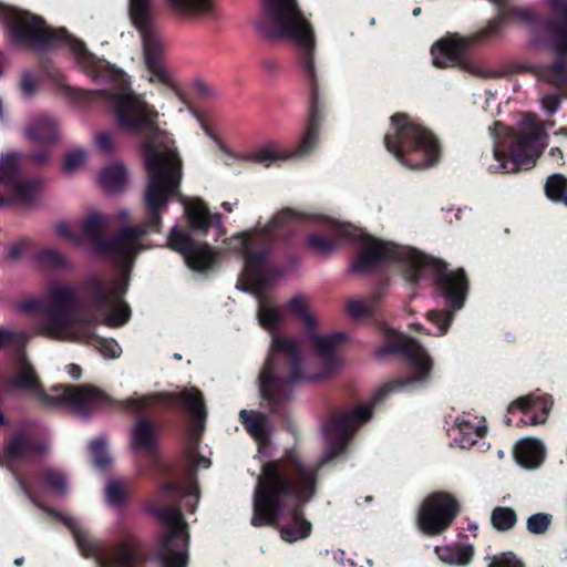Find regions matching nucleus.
Here are the masks:
<instances>
[{
    "label": "nucleus",
    "instance_id": "obj_1",
    "mask_svg": "<svg viewBox=\"0 0 567 567\" xmlns=\"http://www.w3.org/2000/svg\"><path fill=\"white\" fill-rule=\"evenodd\" d=\"M113 82L105 91H85L62 84L59 93L75 102L106 101L115 116L117 127L130 131H144L141 144L145 168L148 176L144 194L147 209L146 219L135 226L126 225L111 238L102 237L109 217L92 213L78 224L82 230L83 244L90 240L100 254H105L124 267L151 246L145 240L150 233H159L162 215L166 212L172 197L179 195L183 178L182 159L172 135L158 125L159 113L143 94H136L130 86L127 76L122 72H111Z\"/></svg>",
    "mask_w": 567,
    "mask_h": 567
},
{
    "label": "nucleus",
    "instance_id": "obj_2",
    "mask_svg": "<svg viewBox=\"0 0 567 567\" xmlns=\"http://www.w3.org/2000/svg\"><path fill=\"white\" fill-rule=\"evenodd\" d=\"M127 285L125 277L109 286L96 277H89L84 287L55 281L49 286L48 303L43 298H27L16 309L43 315L35 327L38 334L93 344L103 358L116 359L122 354L121 346L114 339L97 337L95 328H117L128 321L131 309L122 300Z\"/></svg>",
    "mask_w": 567,
    "mask_h": 567
},
{
    "label": "nucleus",
    "instance_id": "obj_3",
    "mask_svg": "<svg viewBox=\"0 0 567 567\" xmlns=\"http://www.w3.org/2000/svg\"><path fill=\"white\" fill-rule=\"evenodd\" d=\"M292 317L299 319L305 329V340L311 350V358L303 363L297 340L272 334L270 354L260 372V393L277 411V405L290 398L293 384L299 381H316L328 377L339 367L337 346L347 339L342 332L318 334V320L309 308L308 298L296 293L287 301ZM259 324L275 333L285 324L284 312L260 299L258 305Z\"/></svg>",
    "mask_w": 567,
    "mask_h": 567
},
{
    "label": "nucleus",
    "instance_id": "obj_4",
    "mask_svg": "<svg viewBox=\"0 0 567 567\" xmlns=\"http://www.w3.org/2000/svg\"><path fill=\"white\" fill-rule=\"evenodd\" d=\"M322 225L329 236L312 234L308 237V245L318 254L328 255L342 240H358L361 250L351 265L353 272L368 274L383 262L399 260L405 266L408 280L431 279L435 290L450 309L449 311L427 312V321L434 326V330L427 331V333L443 336L447 332L454 312L463 307L466 298L467 280L462 269L450 271L446 265L439 259L410 247H400L392 243L382 241L364 234L352 225L336 219L324 218Z\"/></svg>",
    "mask_w": 567,
    "mask_h": 567
},
{
    "label": "nucleus",
    "instance_id": "obj_5",
    "mask_svg": "<svg viewBox=\"0 0 567 567\" xmlns=\"http://www.w3.org/2000/svg\"><path fill=\"white\" fill-rule=\"evenodd\" d=\"M316 481V470L303 465L295 452L265 463L254 492L251 525L271 526L280 520L282 539L296 543L307 538L311 524L299 504L315 495Z\"/></svg>",
    "mask_w": 567,
    "mask_h": 567
},
{
    "label": "nucleus",
    "instance_id": "obj_6",
    "mask_svg": "<svg viewBox=\"0 0 567 567\" xmlns=\"http://www.w3.org/2000/svg\"><path fill=\"white\" fill-rule=\"evenodd\" d=\"M390 354H401L406 360L411 374L384 384L375 393L372 403L360 404L353 409L332 414L322 425V434L328 447L319 465L326 464L341 453L348 437L371 419L372 409L375 403L380 402L389 393L414 388L429 380L433 367L432 359L426 350L413 338L395 330H385V343L375 350L374 355L378 359H383Z\"/></svg>",
    "mask_w": 567,
    "mask_h": 567
},
{
    "label": "nucleus",
    "instance_id": "obj_7",
    "mask_svg": "<svg viewBox=\"0 0 567 567\" xmlns=\"http://www.w3.org/2000/svg\"><path fill=\"white\" fill-rule=\"evenodd\" d=\"M0 20L6 23L9 40L13 45L35 51H45L66 45L74 55L79 68L92 78H104L109 65L104 60L89 53L83 42L72 38L63 28L52 30L43 19L28 11L18 10L0 3Z\"/></svg>",
    "mask_w": 567,
    "mask_h": 567
},
{
    "label": "nucleus",
    "instance_id": "obj_8",
    "mask_svg": "<svg viewBox=\"0 0 567 567\" xmlns=\"http://www.w3.org/2000/svg\"><path fill=\"white\" fill-rule=\"evenodd\" d=\"M301 218L297 212L286 208L274 215L267 225L230 238V249L241 255L244 275L256 289H260L274 275L271 254L275 240Z\"/></svg>",
    "mask_w": 567,
    "mask_h": 567
},
{
    "label": "nucleus",
    "instance_id": "obj_9",
    "mask_svg": "<svg viewBox=\"0 0 567 567\" xmlns=\"http://www.w3.org/2000/svg\"><path fill=\"white\" fill-rule=\"evenodd\" d=\"M492 133L495 138L492 154L495 164H489L488 171L493 174L514 173L522 166L534 165L547 145L544 124L534 114L524 116L516 133L499 122L494 124Z\"/></svg>",
    "mask_w": 567,
    "mask_h": 567
},
{
    "label": "nucleus",
    "instance_id": "obj_10",
    "mask_svg": "<svg viewBox=\"0 0 567 567\" xmlns=\"http://www.w3.org/2000/svg\"><path fill=\"white\" fill-rule=\"evenodd\" d=\"M256 29L268 39H289L299 49L301 66L308 75L313 72L316 38L297 0H264Z\"/></svg>",
    "mask_w": 567,
    "mask_h": 567
},
{
    "label": "nucleus",
    "instance_id": "obj_11",
    "mask_svg": "<svg viewBox=\"0 0 567 567\" xmlns=\"http://www.w3.org/2000/svg\"><path fill=\"white\" fill-rule=\"evenodd\" d=\"M16 364V375L6 381L2 388L3 393L24 390L44 405L54 406L64 403L83 417H87L92 411L109 402L104 392L90 385H55L51 389V393H47L22 351L18 352Z\"/></svg>",
    "mask_w": 567,
    "mask_h": 567
},
{
    "label": "nucleus",
    "instance_id": "obj_12",
    "mask_svg": "<svg viewBox=\"0 0 567 567\" xmlns=\"http://www.w3.org/2000/svg\"><path fill=\"white\" fill-rule=\"evenodd\" d=\"M384 145L398 162L411 169L431 167L440 156L436 138L406 114L391 116V127L384 136Z\"/></svg>",
    "mask_w": 567,
    "mask_h": 567
},
{
    "label": "nucleus",
    "instance_id": "obj_13",
    "mask_svg": "<svg viewBox=\"0 0 567 567\" xmlns=\"http://www.w3.org/2000/svg\"><path fill=\"white\" fill-rule=\"evenodd\" d=\"M131 21L141 37L146 79L151 83L175 89L173 72L164 63L166 43L154 22V10L150 0H130Z\"/></svg>",
    "mask_w": 567,
    "mask_h": 567
},
{
    "label": "nucleus",
    "instance_id": "obj_14",
    "mask_svg": "<svg viewBox=\"0 0 567 567\" xmlns=\"http://www.w3.org/2000/svg\"><path fill=\"white\" fill-rule=\"evenodd\" d=\"M176 402H182L195 421V424L189 430L187 457L192 466L208 468L210 466V460L203 455H196L197 443L199 441L200 432L204 429L206 416L205 405L199 390L190 388L179 393L133 395L123 403V406L133 413H142L153 405L173 404Z\"/></svg>",
    "mask_w": 567,
    "mask_h": 567
},
{
    "label": "nucleus",
    "instance_id": "obj_15",
    "mask_svg": "<svg viewBox=\"0 0 567 567\" xmlns=\"http://www.w3.org/2000/svg\"><path fill=\"white\" fill-rule=\"evenodd\" d=\"M44 511L64 523L72 532L81 554L94 557L99 567H135L143 560L140 544L134 536L127 535L106 548L93 540L75 518L53 509Z\"/></svg>",
    "mask_w": 567,
    "mask_h": 567
},
{
    "label": "nucleus",
    "instance_id": "obj_16",
    "mask_svg": "<svg viewBox=\"0 0 567 567\" xmlns=\"http://www.w3.org/2000/svg\"><path fill=\"white\" fill-rule=\"evenodd\" d=\"M146 511L156 517L163 527L155 560L161 567H186L189 532L181 508L148 506Z\"/></svg>",
    "mask_w": 567,
    "mask_h": 567
},
{
    "label": "nucleus",
    "instance_id": "obj_17",
    "mask_svg": "<svg viewBox=\"0 0 567 567\" xmlns=\"http://www.w3.org/2000/svg\"><path fill=\"white\" fill-rule=\"evenodd\" d=\"M45 450L47 443L44 441L34 440L23 432H18L7 443L1 462V465L13 473L20 488L24 492L27 497L39 507H42L38 499L40 482L38 480L23 477L19 473L18 466L24 465L28 468L33 467Z\"/></svg>",
    "mask_w": 567,
    "mask_h": 567
},
{
    "label": "nucleus",
    "instance_id": "obj_18",
    "mask_svg": "<svg viewBox=\"0 0 567 567\" xmlns=\"http://www.w3.org/2000/svg\"><path fill=\"white\" fill-rule=\"evenodd\" d=\"M20 154L10 152L0 157V184L9 188V195H0V208L21 203L31 206L38 199L40 183L20 178Z\"/></svg>",
    "mask_w": 567,
    "mask_h": 567
},
{
    "label": "nucleus",
    "instance_id": "obj_19",
    "mask_svg": "<svg viewBox=\"0 0 567 567\" xmlns=\"http://www.w3.org/2000/svg\"><path fill=\"white\" fill-rule=\"evenodd\" d=\"M472 42L471 38L461 37L457 33L445 35L431 49L433 64L439 68L458 66L474 75L488 76L485 66L478 60L467 55Z\"/></svg>",
    "mask_w": 567,
    "mask_h": 567
},
{
    "label": "nucleus",
    "instance_id": "obj_20",
    "mask_svg": "<svg viewBox=\"0 0 567 567\" xmlns=\"http://www.w3.org/2000/svg\"><path fill=\"white\" fill-rule=\"evenodd\" d=\"M457 513L458 503L452 495L433 493L423 501L417 515V524L424 534L435 536L451 526Z\"/></svg>",
    "mask_w": 567,
    "mask_h": 567
},
{
    "label": "nucleus",
    "instance_id": "obj_21",
    "mask_svg": "<svg viewBox=\"0 0 567 567\" xmlns=\"http://www.w3.org/2000/svg\"><path fill=\"white\" fill-rule=\"evenodd\" d=\"M298 68L309 86V115L305 133L300 140L299 145L295 150H290L295 157H302L312 152L319 141V127L321 123L322 103L319 97V89L317 81V68L313 60L312 75H308L301 66V55L298 56Z\"/></svg>",
    "mask_w": 567,
    "mask_h": 567
},
{
    "label": "nucleus",
    "instance_id": "obj_22",
    "mask_svg": "<svg viewBox=\"0 0 567 567\" xmlns=\"http://www.w3.org/2000/svg\"><path fill=\"white\" fill-rule=\"evenodd\" d=\"M167 246L179 252L187 266L195 271H204L216 261V254L210 246L195 243L189 233L179 229L177 224L169 230Z\"/></svg>",
    "mask_w": 567,
    "mask_h": 567
},
{
    "label": "nucleus",
    "instance_id": "obj_23",
    "mask_svg": "<svg viewBox=\"0 0 567 567\" xmlns=\"http://www.w3.org/2000/svg\"><path fill=\"white\" fill-rule=\"evenodd\" d=\"M218 146L225 156L224 163L228 166L233 165L235 162L244 161L269 167L277 161L293 158V154L290 150L275 141L266 142L254 150L240 154L233 153L221 143H218Z\"/></svg>",
    "mask_w": 567,
    "mask_h": 567
},
{
    "label": "nucleus",
    "instance_id": "obj_24",
    "mask_svg": "<svg viewBox=\"0 0 567 567\" xmlns=\"http://www.w3.org/2000/svg\"><path fill=\"white\" fill-rule=\"evenodd\" d=\"M553 401L547 394L539 392L519 398L508 406V413H522L516 426L539 425L546 422Z\"/></svg>",
    "mask_w": 567,
    "mask_h": 567
},
{
    "label": "nucleus",
    "instance_id": "obj_25",
    "mask_svg": "<svg viewBox=\"0 0 567 567\" xmlns=\"http://www.w3.org/2000/svg\"><path fill=\"white\" fill-rule=\"evenodd\" d=\"M477 417L468 413H463L454 420L453 425L447 429V435L451 439V445L461 449L473 446L478 437L484 435L485 425H481Z\"/></svg>",
    "mask_w": 567,
    "mask_h": 567
},
{
    "label": "nucleus",
    "instance_id": "obj_26",
    "mask_svg": "<svg viewBox=\"0 0 567 567\" xmlns=\"http://www.w3.org/2000/svg\"><path fill=\"white\" fill-rule=\"evenodd\" d=\"M158 496L163 502L182 501L184 507L189 513H194L199 501V491L195 482L194 473H189L185 486L176 483H165L161 485Z\"/></svg>",
    "mask_w": 567,
    "mask_h": 567
},
{
    "label": "nucleus",
    "instance_id": "obj_27",
    "mask_svg": "<svg viewBox=\"0 0 567 567\" xmlns=\"http://www.w3.org/2000/svg\"><path fill=\"white\" fill-rule=\"evenodd\" d=\"M554 21L549 27L548 33L550 44L561 55L567 52V0H545Z\"/></svg>",
    "mask_w": 567,
    "mask_h": 567
},
{
    "label": "nucleus",
    "instance_id": "obj_28",
    "mask_svg": "<svg viewBox=\"0 0 567 567\" xmlns=\"http://www.w3.org/2000/svg\"><path fill=\"white\" fill-rule=\"evenodd\" d=\"M24 134L34 143L52 145L59 140V123L49 114H39L30 120L24 128Z\"/></svg>",
    "mask_w": 567,
    "mask_h": 567
},
{
    "label": "nucleus",
    "instance_id": "obj_29",
    "mask_svg": "<svg viewBox=\"0 0 567 567\" xmlns=\"http://www.w3.org/2000/svg\"><path fill=\"white\" fill-rule=\"evenodd\" d=\"M545 457V446L538 439H523L515 447L517 463L526 468L538 467Z\"/></svg>",
    "mask_w": 567,
    "mask_h": 567
},
{
    "label": "nucleus",
    "instance_id": "obj_30",
    "mask_svg": "<svg viewBox=\"0 0 567 567\" xmlns=\"http://www.w3.org/2000/svg\"><path fill=\"white\" fill-rule=\"evenodd\" d=\"M174 12L187 18H209L216 12L215 0H165Z\"/></svg>",
    "mask_w": 567,
    "mask_h": 567
},
{
    "label": "nucleus",
    "instance_id": "obj_31",
    "mask_svg": "<svg viewBox=\"0 0 567 567\" xmlns=\"http://www.w3.org/2000/svg\"><path fill=\"white\" fill-rule=\"evenodd\" d=\"M239 417L246 431L258 443L267 441L271 426L265 414L252 410H241Z\"/></svg>",
    "mask_w": 567,
    "mask_h": 567
},
{
    "label": "nucleus",
    "instance_id": "obj_32",
    "mask_svg": "<svg viewBox=\"0 0 567 567\" xmlns=\"http://www.w3.org/2000/svg\"><path fill=\"white\" fill-rule=\"evenodd\" d=\"M434 551L443 563L460 566L467 565L474 554L472 545L461 543L436 546Z\"/></svg>",
    "mask_w": 567,
    "mask_h": 567
},
{
    "label": "nucleus",
    "instance_id": "obj_33",
    "mask_svg": "<svg viewBox=\"0 0 567 567\" xmlns=\"http://www.w3.org/2000/svg\"><path fill=\"white\" fill-rule=\"evenodd\" d=\"M99 181L105 192H121L127 183L126 168L120 162L111 164L102 169Z\"/></svg>",
    "mask_w": 567,
    "mask_h": 567
},
{
    "label": "nucleus",
    "instance_id": "obj_34",
    "mask_svg": "<svg viewBox=\"0 0 567 567\" xmlns=\"http://www.w3.org/2000/svg\"><path fill=\"white\" fill-rule=\"evenodd\" d=\"M185 214L193 229L206 230L210 226V215L207 207L198 199H183Z\"/></svg>",
    "mask_w": 567,
    "mask_h": 567
},
{
    "label": "nucleus",
    "instance_id": "obj_35",
    "mask_svg": "<svg viewBox=\"0 0 567 567\" xmlns=\"http://www.w3.org/2000/svg\"><path fill=\"white\" fill-rule=\"evenodd\" d=\"M155 432L153 425L145 419H140L132 429L133 450L153 451Z\"/></svg>",
    "mask_w": 567,
    "mask_h": 567
},
{
    "label": "nucleus",
    "instance_id": "obj_36",
    "mask_svg": "<svg viewBox=\"0 0 567 567\" xmlns=\"http://www.w3.org/2000/svg\"><path fill=\"white\" fill-rule=\"evenodd\" d=\"M494 2L497 9V16L488 21L487 25L483 28L477 34V40H487L497 35L503 29L507 19V3L505 0H491Z\"/></svg>",
    "mask_w": 567,
    "mask_h": 567
},
{
    "label": "nucleus",
    "instance_id": "obj_37",
    "mask_svg": "<svg viewBox=\"0 0 567 567\" xmlns=\"http://www.w3.org/2000/svg\"><path fill=\"white\" fill-rule=\"evenodd\" d=\"M43 487L52 492L59 497L64 496L69 491L68 476L55 468H47L43 474Z\"/></svg>",
    "mask_w": 567,
    "mask_h": 567
},
{
    "label": "nucleus",
    "instance_id": "obj_38",
    "mask_svg": "<svg viewBox=\"0 0 567 567\" xmlns=\"http://www.w3.org/2000/svg\"><path fill=\"white\" fill-rule=\"evenodd\" d=\"M89 449L91 451L94 466L97 470H105L112 463V457L107 450V441L106 437L101 435L95 440L91 441L89 444Z\"/></svg>",
    "mask_w": 567,
    "mask_h": 567
},
{
    "label": "nucleus",
    "instance_id": "obj_39",
    "mask_svg": "<svg viewBox=\"0 0 567 567\" xmlns=\"http://www.w3.org/2000/svg\"><path fill=\"white\" fill-rule=\"evenodd\" d=\"M545 194L553 202H561L567 206V179L559 174L551 175L545 184Z\"/></svg>",
    "mask_w": 567,
    "mask_h": 567
},
{
    "label": "nucleus",
    "instance_id": "obj_40",
    "mask_svg": "<svg viewBox=\"0 0 567 567\" xmlns=\"http://www.w3.org/2000/svg\"><path fill=\"white\" fill-rule=\"evenodd\" d=\"M492 525L499 532H506L513 528L517 522L514 509L509 507H495L491 515Z\"/></svg>",
    "mask_w": 567,
    "mask_h": 567
},
{
    "label": "nucleus",
    "instance_id": "obj_41",
    "mask_svg": "<svg viewBox=\"0 0 567 567\" xmlns=\"http://www.w3.org/2000/svg\"><path fill=\"white\" fill-rule=\"evenodd\" d=\"M542 76H544L548 82L559 86L564 83H567V66L564 62L557 61L542 71Z\"/></svg>",
    "mask_w": 567,
    "mask_h": 567
},
{
    "label": "nucleus",
    "instance_id": "obj_42",
    "mask_svg": "<svg viewBox=\"0 0 567 567\" xmlns=\"http://www.w3.org/2000/svg\"><path fill=\"white\" fill-rule=\"evenodd\" d=\"M347 311L353 319H361L373 311V300L351 298L347 302Z\"/></svg>",
    "mask_w": 567,
    "mask_h": 567
},
{
    "label": "nucleus",
    "instance_id": "obj_43",
    "mask_svg": "<svg viewBox=\"0 0 567 567\" xmlns=\"http://www.w3.org/2000/svg\"><path fill=\"white\" fill-rule=\"evenodd\" d=\"M35 259L39 264L50 268H64L66 267V259L56 249L49 248L40 251Z\"/></svg>",
    "mask_w": 567,
    "mask_h": 567
},
{
    "label": "nucleus",
    "instance_id": "obj_44",
    "mask_svg": "<svg viewBox=\"0 0 567 567\" xmlns=\"http://www.w3.org/2000/svg\"><path fill=\"white\" fill-rule=\"evenodd\" d=\"M551 523V515L547 513L533 514L527 518L526 528L530 534H544Z\"/></svg>",
    "mask_w": 567,
    "mask_h": 567
},
{
    "label": "nucleus",
    "instance_id": "obj_45",
    "mask_svg": "<svg viewBox=\"0 0 567 567\" xmlns=\"http://www.w3.org/2000/svg\"><path fill=\"white\" fill-rule=\"evenodd\" d=\"M31 336L23 331H14L10 329L0 328V349L4 347L19 348Z\"/></svg>",
    "mask_w": 567,
    "mask_h": 567
},
{
    "label": "nucleus",
    "instance_id": "obj_46",
    "mask_svg": "<svg viewBox=\"0 0 567 567\" xmlns=\"http://www.w3.org/2000/svg\"><path fill=\"white\" fill-rule=\"evenodd\" d=\"M126 495V489L121 481H111L105 487L106 501L112 506H120Z\"/></svg>",
    "mask_w": 567,
    "mask_h": 567
},
{
    "label": "nucleus",
    "instance_id": "obj_47",
    "mask_svg": "<svg viewBox=\"0 0 567 567\" xmlns=\"http://www.w3.org/2000/svg\"><path fill=\"white\" fill-rule=\"evenodd\" d=\"M86 152L80 148H74L65 154L63 171L68 174L76 171L85 161Z\"/></svg>",
    "mask_w": 567,
    "mask_h": 567
},
{
    "label": "nucleus",
    "instance_id": "obj_48",
    "mask_svg": "<svg viewBox=\"0 0 567 567\" xmlns=\"http://www.w3.org/2000/svg\"><path fill=\"white\" fill-rule=\"evenodd\" d=\"M488 567H524V564L513 553H505L493 557Z\"/></svg>",
    "mask_w": 567,
    "mask_h": 567
},
{
    "label": "nucleus",
    "instance_id": "obj_49",
    "mask_svg": "<svg viewBox=\"0 0 567 567\" xmlns=\"http://www.w3.org/2000/svg\"><path fill=\"white\" fill-rule=\"evenodd\" d=\"M561 97L559 94H546L540 99L542 111L547 115L555 114L560 107Z\"/></svg>",
    "mask_w": 567,
    "mask_h": 567
},
{
    "label": "nucleus",
    "instance_id": "obj_50",
    "mask_svg": "<svg viewBox=\"0 0 567 567\" xmlns=\"http://www.w3.org/2000/svg\"><path fill=\"white\" fill-rule=\"evenodd\" d=\"M56 231H58V234L60 236H62L63 238L70 240L74 245H76V246H82L83 245V238L80 237V235H75L74 234L73 227L69 223L60 221L56 225Z\"/></svg>",
    "mask_w": 567,
    "mask_h": 567
},
{
    "label": "nucleus",
    "instance_id": "obj_51",
    "mask_svg": "<svg viewBox=\"0 0 567 567\" xmlns=\"http://www.w3.org/2000/svg\"><path fill=\"white\" fill-rule=\"evenodd\" d=\"M38 89V82L30 72H23L21 76V91L25 96H31Z\"/></svg>",
    "mask_w": 567,
    "mask_h": 567
},
{
    "label": "nucleus",
    "instance_id": "obj_52",
    "mask_svg": "<svg viewBox=\"0 0 567 567\" xmlns=\"http://www.w3.org/2000/svg\"><path fill=\"white\" fill-rule=\"evenodd\" d=\"M29 246L30 241L24 238L16 241L9 249L8 258L12 261L18 259L21 255L24 254Z\"/></svg>",
    "mask_w": 567,
    "mask_h": 567
},
{
    "label": "nucleus",
    "instance_id": "obj_53",
    "mask_svg": "<svg viewBox=\"0 0 567 567\" xmlns=\"http://www.w3.org/2000/svg\"><path fill=\"white\" fill-rule=\"evenodd\" d=\"M96 145L105 153L113 152V140L109 132H100L95 137Z\"/></svg>",
    "mask_w": 567,
    "mask_h": 567
},
{
    "label": "nucleus",
    "instance_id": "obj_54",
    "mask_svg": "<svg viewBox=\"0 0 567 567\" xmlns=\"http://www.w3.org/2000/svg\"><path fill=\"white\" fill-rule=\"evenodd\" d=\"M511 17H516L527 23L534 20V16L530 10L524 8H513L507 4V19Z\"/></svg>",
    "mask_w": 567,
    "mask_h": 567
},
{
    "label": "nucleus",
    "instance_id": "obj_55",
    "mask_svg": "<svg viewBox=\"0 0 567 567\" xmlns=\"http://www.w3.org/2000/svg\"><path fill=\"white\" fill-rule=\"evenodd\" d=\"M66 372L69 373V375L74 379V380H78L80 379L81 377V372H82V369L80 365L78 364H74V363H70L66 365Z\"/></svg>",
    "mask_w": 567,
    "mask_h": 567
},
{
    "label": "nucleus",
    "instance_id": "obj_56",
    "mask_svg": "<svg viewBox=\"0 0 567 567\" xmlns=\"http://www.w3.org/2000/svg\"><path fill=\"white\" fill-rule=\"evenodd\" d=\"M32 158H33V161H34V162H37L38 164H43V163H45V162L48 161L49 155H48V153H45V152H38V153H34V154L32 155Z\"/></svg>",
    "mask_w": 567,
    "mask_h": 567
},
{
    "label": "nucleus",
    "instance_id": "obj_57",
    "mask_svg": "<svg viewBox=\"0 0 567 567\" xmlns=\"http://www.w3.org/2000/svg\"><path fill=\"white\" fill-rule=\"evenodd\" d=\"M549 155L555 159H560L563 157L561 151L557 147L550 148Z\"/></svg>",
    "mask_w": 567,
    "mask_h": 567
},
{
    "label": "nucleus",
    "instance_id": "obj_58",
    "mask_svg": "<svg viewBox=\"0 0 567 567\" xmlns=\"http://www.w3.org/2000/svg\"><path fill=\"white\" fill-rule=\"evenodd\" d=\"M237 203H238L237 200H235L234 203L224 202V203L221 204V207H223V209H225V210H227V212H229V213H230V212H233V209H234V207L237 205Z\"/></svg>",
    "mask_w": 567,
    "mask_h": 567
},
{
    "label": "nucleus",
    "instance_id": "obj_59",
    "mask_svg": "<svg viewBox=\"0 0 567 567\" xmlns=\"http://www.w3.org/2000/svg\"><path fill=\"white\" fill-rule=\"evenodd\" d=\"M116 217L125 220L130 217V212L127 209H121L117 212Z\"/></svg>",
    "mask_w": 567,
    "mask_h": 567
},
{
    "label": "nucleus",
    "instance_id": "obj_60",
    "mask_svg": "<svg viewBox=\"0 0 567 567\" xmlns=\"http://www.w3.org/2000/svg\"><path fill=\"white\" fill-rule=\"evenodd\" d=\"M468 529L472 530V532H475V530H477V525L475 523H470L468 524Z\"/></svg>",
    "mask_w": 567,
    "mask_h": 567
},
{
    "label": "nucleus",
    "instance_id": "obj_61",
    "mask_svg": "<svg viewBox=\"0 0 567 567\" xmlns=\"http://www.w3.org/2000/svg\"><path fill=\"white\" fill-rule=\"evenodd\" d=\"M412 13L415 17L419 16L421 13V8L420 7L415 8Z\"/></svg>",
    "mask_w": 567,
    "mask_h": 567
},
{
    "label": "nucleus",
    "instance_id": "obj_62",
    "mask_svg": "<svg viewBox=\"0 0 567 567\" xmlns=\"http://www.w3.org/2000/svg\"><path fill=\"white\" fill-rule=\"evenodd\" d=\"M22 563H23V558H22V557L17 558V559L14 560V564H16L17 566L22 565Z\"/></svg>",
    "mask_w": 567,
    "mask_h": 567
},
{
    "label": "nucleus",
    "instance_id": "obj_63",
    "mask_svg": "<svg viewBox=\"0 0 567 567\" xmlns=\"http://www.w3.org/2000/svg\"><path fill=\"white\" fill-rule=\"evenodd\" d=\"M214 218L216 219V223H217L218 225H220V224H221L220 215L215 214V215H214Z\"/></svg>",
    "mask_w": 567,
    "mask_h": 567
},
{
    "label": "nucleus",
    "instance_id": "obj_64",
    "mask_svg": "<svg viewBox=\"0 0 567 567\" xmlns=\"http://www.w3.org/2000/svg\"><path fill=\"white\" fill-rule=\"evenodd\" d=\"M512 422H513L512 417H506V419H505V423H506V425L511 426V425H512Z\"/></svg>",
    "mask_w": 567,
    "mask_h": 567
}]
</instances>
